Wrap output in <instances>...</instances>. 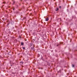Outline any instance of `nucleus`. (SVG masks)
<instances>
[{"instance_id":"0eeeda50","label":"nucleus","mask_w":77,"mask_h":77,"mask_svg":"<svg viewBox=\"0 0 77 77\" xmlns=\"http://www.w3.org/2000/svg\"><path fill=\"white\" fill-rule=\"evenodd\" d=\"M1 23L0 22V23Z\"/></svg>"},{"instance_id":"423d86ee","label":"nucleus","mask_w":77,"mask_h":77,"mask_svg":"<svg viewBox=\"0 0 77 77\" xmlns=\"http://www.w3.org/2000/svg\"><path fill=\"white\" fill-rule=\"evenodd\" d=\"M59 8H61V7L60 6L59 7Z\"/></svg>"},{"instance_id":"39448f33","label":"nucleus","mask_w":77,"mask_h":77,"mask_svg":"<svg viewBox=\"0 0 77 77\" xmlns=\"http://www.w3.org/2000/svg\"><path fill=\"white\" fill-rule=\"evenodd\" d=\"M72 66L73 67H74V65L73 64L72 65Z\"/></svg>"},{"instance_id":"f03ea898","label":"nucleus","mask_w":77,"mask_h":77,"mask_svg":"<svg viewBox=\"0 0 77 77\" xmlns=\"http://www.w3.org/2000/svg\"><path fill=\"white\" fill-rule=\"evenodd\" d=\"M58 10H59V8H57L56 9V11H58Z\"/></svg>"},{"instance_id":"7ed1b4c3","label":"nucleus","mask_w":77,"mask_h":77,"mask_svg":"<svg viewBox=\"0 0 77 77\" xmlns=\"http://www.w3.org/2000/svg\"><path fill=\"white\" fill-rule=\"evenodd\" d=\"M23 42H22L21 43V45H23Z\"/></svg>"},{"instance_id":"f257e3e1","label":"nucleus","mask_w":77,"mask_h":77,"mask_svg":"<svg viewBox=\"0 0 77 77\" xmlns=\"http://www.w3.org/2000/svg\"><path fill=\"white\" fill-rule=\"evenodd\" d=\"M49 20V18H48V17H47L46 18L45 21H47Z\"/></svg>"},{"instance_id":"6e6552de","label":"nucleus","mask_w":77,"mask_h":77,"mask_svg":"<svg viewBox=\"0 0 77 77\" xmlns=\"http://www.w3.org/2000/svg\"><path fill=\"white\" fill-rule=\"evenodd\" d=\"M13 10H14V9H13Z\"/></svg>"},{"instance_id":"20e7f679","label":"nucleus","mask_w":77,"mask_h":77,"mask_svg":"<svg viewBox=\"0 0 77 77\" xmlns=\"http://www.w3.org/2000/svg\"><path fill=\"white\" fill-rule=\"evenodd\" d=\"M23 50H25V48H26L25 47H23Z\"/></svg>"}]
</instances>
